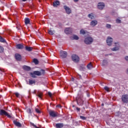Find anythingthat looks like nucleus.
<instances>
[{
	"instance_id": "nucleus-24",
	"label": "nucleus",
	"mask_w": 128,
	"mask_h": 128,
	"mask_svg": "<svg viewBox=\"0 0 128 128\" xmlns=\"http://www.w3.org/2000/svg\"><path fill=\"white\" fill-rule=\"evenodd\" d=\"M108 64V60H103L102 63V66H106Z\"/></svg>"
},
{
	"instance_id": "nucleus-48",
	"label": "nucleus",
	"mask_w": 128,
	"mask_h": 128,
	"mask_svg": "<svg viewBox=\"0 0 128 128\" xmlns=\"http://www.w3.org/2000/svg\"><path fill=\"white\" fill-rule=\"evenodd\" d=\"M56 108H62V106L60 104L57 105Z\"/></svg>"
},
{
	"instance_id": "nucleus-19",
	"label": "nucleus",
	"mask_w": 128,
	"mask_h": 128,
	"mask_svg": "<svg viewBox=\"0 0 128 128\" xmlns=\"http://www.w3.org/2000/svg\"><path fill=\"white\" fill-rule=\"evenodd\" d=\"M24 22L26 26L28 24H30V20L29 18H26L24 19Z\"/></svg>"
},
{
	"instance_id": "nucleus-29",
	"label": "nucleus",
	"mask_w": 128,
	"mask_h": 128,
	"mask_svg": "<svg viewBox=\"0 0 128 128\" xmlns=\"http://www.w3.org/2000/svg\"><path fill=\"white\" fill-rule=\"evenodd\" d=\"M48 34H50L51 36H54V31H52V30H48Z\"/></svg>"
},
{
	"instance_id": "nucleus-41",
	"label": "nucleus",
	"mask_w": 128,
	"mask_h": 128,
	"mask_svg": "<svg viewBox=\"0 0 128 128\" xmlns=\"http://www.w3.org/2000/svg\"><path fill=\"white\" fill-rule=\"evenodd\" d=\"M48 96H49L50 98H52V94L50 92H48Z\"/></svg>"
},
{
	"instance_id": "nucleus-12",
	"label": "nucleus",
	"mask_w": 128,
	"mask_h": 128,
	"mask_svg": "<svg viewBox=\"0 0 128 128\" xmlns=\"http://www.w3.org/2000/svg\"><path fill=\"white\" fill-rule=\"evenodd\" d=\"M106 42L108 46H112V38L108 37L106 40Z\"/></svg>"
},
{
	"instance_id": "nucleus-2",
	"label": "nucleus",
	"mask_w": 128,
	"mask_h": 128,
	"mask_svg": "<svg viewBox=\"0 0 128 128\" xmlns=\"http://www.w3.org/2000/svg\"><path fill=\"white\" fill-rule=\"evenodd\" d=\"M84 42L86 44H92L94 42V38L90 36H88L84 38Z\"/></svg>"
},
{
	"instance_id": "nucleus-38",
	"label": "nucleus",
	"mask_w": 128,
	"mask_h": 128,
	"mask_svg": "<svg viewBox=\"0 0 128 128\" xmlns=\"http://www.w3.org/2000/svg\"><path fill=\"white\" fill-rule=\"evenodd\" d=\"M116 24H120L122 22V20L120 19H116Z\"/></svg>"
},
{
	"instance_id": "nucleus-27",
	"label": "nucleus",
	"mask_w": 128,
	"mask_h": 128,
	"mask_svg": "<svg viewBox=\"0 0 128 128\" xmlns=\"http://www.w3.org/2000/svg\"><path fill=\"white\" fill-rule=\"evenodd\" d=\"M79 38L76 35H74L72 38V40H78Z\"/></svg>"
},
{
	"instance_id": "nucleus-3",
	"label": "nucleus",
	"mask_w": 128,
	"mask_h": 128,
	"mask_svg": "<svg viewBox=\"0 0 128 128\" xmlns=\"http://www.w3.org/2000/svg\"><path fill=\"white\" fill-rule=\"evenodd\" d=\"M82 96H79L76 97V102L78 106H84V100H82Z\"/></svg>"
},
{
	"instance_id": "nucleus-20",
	"label": "nucleus",
	"mask_w": 128,
	"mask_h": 128,
	"mask_svg": "<svg viewBox=\"0 0 128 128\" xmlns=\"http://www.w3.org/2000/svg\"><path fill=\"white\" fill-rule=\"evenodd\" d=\"M36 82L34 80H29L28 84H30V86H32V84H36Z\"/></svg>"
},
{
	"instance_id": "nucleus-49",
	"label": "nucleus",
	"mask_w": 128,
	"mask_h": 128,
	"mask_svg": "<svg viewBox=\"0 0 128 128\" xmlns=\"http://www.w3.org/2000/svg\"><path fill=\"white\" fill-rule=\"evenodd\" d=\"M79 0H74V2H78Z\"/></svg>"
},
{
	"instance_id": "nucleus-21",
	"label": "nucleus",
	"mask_w": 128,
	"mask_h": 128,
	"mask_svg": "<svg viewBox=\"0 0 128 128\" xmlns=\"http://www.w3.org/2000/svg\"><path fill=\"white\" fill-rule=\"evenodd\" d=\"M8 112L4 110H0V116H6Z\"/></svg>"
},
{
	"instance_id": "nucleus-28",
	"label": "nucleus",
	"mask_w": 128,
	"mask_h": 128,
	"mask_svg": "<svg viewBox=\"0 0 128 128\" xmlns=\"http://www.w3.org/2000/svg\"><path fill=\"white\" fill-rule=\"evenodd\" d=\"M35 64H38V60L36 58H34L33 60Z\"/></svg>"
},
{
	"instance_id": "nucleus-13",
	"label": "nucleus",
	"mask_w": 128,
	"mask_h": 128,
	"mask_svg": "<svg viewBox=\"0 0 128 128\" xmlns=\"http://www.w3.org/2000/svg\"><path fill=\"white\" fill-rule=\"evenodd\" d=\"M15 58L16 60L20 62L22 60V56L18 54H15Z\"/></svg>"
},
{
	"instance_id": "nucleus-42",
	"label": "nucleus",
	"mask_w": 128,
	"mask_h": 128,
	"mask_svg": "<svg viewBox=\"0 0 128 128\" xmlns=\"http://www.w3.org/2000/svg\"><path fill=\"white\" fill-rule=\"evenodd\" d=\"M14 94L16 95V98H20V94H18V92L15 93Z\"/></svg>"
},
{
	"instance_id": "nucleus-1",
	"label": "nucleus",
	"mask_w": 128,
	"mask_h": 128,
	"mask_svg": "<svg viewBox=\"0 0 128 128\" xmlns=\"http://www.w3.org/2000/svg\"><path fill=\"white\" fill-rule=\"evenodd\" d=\"M46 74V70L44 69H41L40 71L36 70L34 71L33 72L30 73V76L34 78H36L37 76H44Z\"/></svg>"
},
{
	"instance_id": "nucleus-18",
	"label": "nucleus",
	"mask_w": 128,
	"mask_h": 128,
	"mask_svg": "<svg viewBox=\"0 0 128 128\" xmlns=\"http://www.w3.org/2000/svg\"><path fill=\"white\" fill-rule=\"evenodd\" d=\"M60 4L58 0H56L53 2V6H54V8H58V6H60Z\"/></svg>"
},
{
	"instance_id": "nucleus-40",
	"label": "nucleus",
	"mask_w": 128,
	"mask_h": 128,
	"mask_svg": "<svg viewBox=\"0 0 128 128\" xmlns=\"http://www.w3.org/2000/svg\"><path fill=\"white\" fill-rule=\"evenodd\" d=\"M6 116L8 117V118H12V116L8 114V112L6 113Z\"/></svg>"
},
{
	"instance_id": "nucleus-43",
	"label": "nucleus",
	"mask_w": 128,
	"mask_h": 128,
	"mask_svg": "<svg viewBox=\"0 0 128 128\" xmlns=\"http://www.w3.org/2000/svg\"><path fill=\"white\" fill-rule=\"evenodd\" d=\"M32 126H34V128H40L39 127H38L36 125L34 124H32Z\"/></svg>"
},
{
	"instance_id": "nucleus-32",
	"label": "nucleus",
	"mask_w": 128,
	"mask_h": 128,
	"mask_svg": "<svg viewBox=\"0 0 128 128\" xmlns=\"http://www.w3.org/2000/svg\"><path fill=\"white\" fill-rule=\"evenodd\" d=\"M27 112H28V114H32V109L31 108H28V110H27Z\"/></svg>"
},
{
	"instance_id": "nucleus-35",
	"label": "nucleus",
	"mask_w": 128,
	"mask_h": 128,
	"mask_svg": "<svg viewBox=\"0 0 128 128\" xmlns=\"http://www.w3.org/2000/svg\"><path fill=\"white\" fill-rule=\"evenodd\" d=\"M35 110L37 114H41L42 113V112H40V110H38V108H36Z\"/></svg>"
},
{
	"instance_id": "nucleus-4",
	"label": "nucleus",
	"mask_w": 128,
	"mask_h": 128,
	"mask_svg": "<svg viewBox=\"0 0 128 128\" xmlns=\"http://www.w3.org/2000/svg\"><path fill=\"white\" fill-rule=\"evenodd\" d=\"M49 116L52 118H56L58 116V113L57 112L51 110L49 112Z\"/></svg>"
},
{
	"instance_id": "nucleus-37",
	"label": "nucleus",
	"mask_w": 128,
	"mask_h": 128,
	"mask_svg": "<svg viewBox=\"0 0 128 128\" xmlns=\"http://www.w3.org/2000/svg\"><path fill=\"white\" fill-rule=\"evenodd\" d=\"M80 118L83 120H86V118L84 117V116H80Z\"/></svg>"
},
{
	"instance_id": "nucleus-25",
	"label": "nucleus",
	"mask_w": 128,
	"mask_h": 128,
	"mask_svg": "<svg viewBox=\"0 0 128 128\" xmlns=\"http://www.w3.org/2000/svg\"><path fill=\"white\" fill-rule=\"evenodd\" d=\"M88 18H90V20H94V16H92V14H88Z\"/></svg>"
},
{
	"instance_id": "nucleus-39",
	"label": "nucleus",
	"mask_w": 128,
	"mask_h": 128,
	"mask_svg": "<svg viewBox=\"0 0 128 128\" xmlns=\"http://www.w3.org/2000/svg\"><path fill=\"white\" fill-rule=\"evenodd\" d=\"M106 28H112V25L110 24H106Z\"/></svg>"
},
{
	"instance_id": "nucleus-33",
	"label": "nucleus",
	"mask_w": 128,
	"mask_h": 128,
	"mask_svg": "<svg viewBox=\"0 0 128 128\" xmlns=\"http://www.w3.org/2000/svg\"><path fill=\"white\" fill-rule=\"evenodd\" d=\"M37 96H38L40 98H42V92L38 93V95H37Z\"/></svg>"
},
{
	"instance_id": "nucleus-44",
	"label": "nucleus",
	"mask_w": 128,
	"mask_h": 128,
	"mask_svg": "<svg viewBox=\"0 0 128 128\" xmlns=\"http://www.w3.org/2000/svg\"><path fill=\"white\" fill-rule=\"evenodd\" d=\"M78 78H80V80H82V76L78 74Z\"/></svg>"
},
{
	"instance_id": "nucleus-23",
	"label": "nucleus",
	"mask_w": 128,
	"mask_h": 128,
	"mask_svg": "<svg viewBox=\"0 0 128 128\" xmlns=\"http://www.w3.org/2000/svg\"><path fill=\"white\" fill-rule=\"evenodd\" d=\"M23 68L24 70H30V67L28 66H23Z\"/></svg>"
},
{
	"instance_id": "nucleus-9",
	"label": "nucleus",
	"mask_w": 128,
	"mask_h": 128,
	"mask_svg": "<svg viewBox=\"0 0 128 128\" xmlns=\"http://www.w3.org/2000/svg\"><path fill=\"white\" fill-rule=\"evenodd\" d=\"M120 50V44L118 42H115V47L112 49V52H116V50Z\"/></svg>"
},
{
	"instance_id": "nucleus-5",
	"label": "nucleus",
	"mask_w": 128,
	"mask_h": 128,
	"mask_svg": "<svg viewBox=\"0 0 128 128\" xmlns=\"http://www.w3.org/2000/svg\"><path fill=\"white\" fill-rule=\"evenodd\" d=\"M122 100L124 104H128V94H124L122 96Z\"/></svg>"
},
{
	"instance_id": "nucleus-11",
	"label": "nucleus",
	"mask_w": 128,
	"mask_h": 128,
	"mask_svg": "<svg viewBox=\"0 0 128 128\" xmlns=\"http://www.w3.org/2000/svg\"><path fill=\"white\" fill-rule=\"evenodd\" d=\"M64 32H65V34H72V28H66L64 30Z\"/></svg>"
},
{
	"instance_id": "nucleus-45",
	"label": "nucleus",
	"mask_w": 128,
	"mask_h": 128,
	"mask_svg": "<svg viewBox=\"0 0 128 128\" xmlns=\"http://www.w3.org/2000/svg\"><path fill=\"white\" fill-rule=\"evenodd\" d=\"M80 70H84V67H82V66H80Z\"/></svg>"
},
{
	"instance_id": "nucleus-47",
	"label": "nucleus",
	"mask_w": 128,
	"mask_h": 128,
	"mask_svg": "<svg viewBox=\"0 0 128 128\" xmlns=\"http://www.w3.org/2000/svg\"><path fill=\"white\" fill-rule=\"evenodd\" d=\"M125 60H126L127 62H128V56H126L125 57Z\"/></svg>"
},
{
	"instance_id": "nucleus-46",
	"label": "nucleus",
	"mask_w": 128,
	"mask_h": 128,
	"mask_svg": "<svg viewBox=\"0 0 128 128\" xmlns=\"http://www.w3.org/2000/svg\"><path fill=\"white\" fill-rule=\"evenodd\" d=\"M76 110H78V112H80V108H78V107H77L76 108Z\"/></svg>"
},
{
	"instance_id": "nucleus-50",
	"label": "nucleus",
	"mask_w": 128,
	"mask_h": 128,
	"mask_svg": "<svg viewBox=\"0 0 128 128\" xmlns=\"http://www.w3.org/2000/svg\"><path fill=\"white\" fill-rule=\"evenodd\" d=\"M104 106V103H102V106Z\"/></svg>"
},
{
	"instance_id": "nucleus-8",
	"label": "nucleus",
	"mask_w": 128,
	"mask_h": 128,
	"mask_svg": "<svg viewBox=\"0 0 128 128\" xmlns=\"http://www.w3.org/2000/svg\"><path fill=\"white\" fill-rule=\"evenodd\" d=\"M64 10H65L66 14H72V10H70V7L66 6H64Z\"/></svg>"
},
{
	"instance_id": "nucleus-17",
	"label": "nucleus",
	"mask_w": 128,
	"mask_h": 128,
	"mask_svg": "<svg viewBox=\"0 0 128 128\" xmlns=\"http://www.w3.org/2000/svg\"><path fill=\"white\" fill-rule=\"evenodd\" d=\"M64 124L63 123H57L56 124V128H64Z\"/></svg>"
},
{
	"instance_id": "nucleus-51",
	"label": "nucleus",
	"mask_w": 128,
	"mask_h": 128,
	"mask_svg": "<svg viewBox=\"0 0 128 128\" xmlns=\"http://www.w3.org/2000/svg\"><path fill=\"white\" fill-rule=\"evenodd\" d=\"M22 2H26V0H22Z\"/></svg>"
},
{
	"instance_id": "nucleus-15",
	"label": "nucleus",
	"mask_w": 128,
	"mask_h": 128,
	"mask_svg": "<svg viewBox=\"0 0 128 128\" xmlns=\"http://www.w3.org/2000/svg\"><path fill=\"white\" fill-rule=\"evenodd\" d=\"M90 26H96L98 24V20H93L90 22Z\"/></svg>"
},
{
	"instance_id": "nucleus-16",
	"label": "nucleus",
	"mask_w": 128,
	"mask_h": 128,
	"mask_svg": "<svg viewBox=\"0 0 128 128\" xmlns=\"http://www.w3.org/2000/svg\"><path fill=\"white\" fill-rule=\"evenodd\" d=\"M24 46L22 44H18L16 45V48H18V50H22Z\"/></svg>"
},
{
	"instance_id": "nucleus-10",
	"label": "nucleus",
	"mask_w": 128,
	"mask_h": 128,
	"mask_svg": "<svg viewBox=\"0 0 128 128\" xmlns=\"http://www.w3.org/2000/svg\"><path fill=\"white\" fill-rule=\"evenodd\" d=\"M104 2H99L98 5V10H104Z\"/></svg>"
},
{
	"instance_id": "nucleus-22",
	"label": "nucleus",
	"mask_w": 128,
	"mask_h": 128,
	"mask_svg": "<svg viewBox=\"0 0 128 128\" xmlns=\"http://www.w3.org/2000/svg\"><path fill=\"white\" fill-rule=\"evenodd\" d=\"M25 50H27V52H32V50L33 48L32 47H28V46H26L25 47Z\"/></svg>"
},
{
	"instance_id": "nucleus-34",
	"label": "nucleus",
	"mask_w": 128,
	"mask_h": 128,
	"mask_svg": "<svg viewBox=\"0 0 128 128\" xmlns=\"http://www.w3.org/2000/svg\"><path fill=\"white\" fill-rule=\"evenodd\" d=\"M4 48H2V46H0V52H4Z\"/></svg>"
},
{
	"instance_id": "nucleus-26",
	"label": "nucleus",
	"mask_w": 128,
	"mask_h": 128,
	"mask_svg": "<svg viewBox=\"0 0 128 128\" xmlns=\"http://www.w3.org/2000/svg\"><path fill=\"white\" fill-rule=\"evenodd\" d=\"M87 68L88 70H91L92 68V63H90L87 65Z\"/></svg>"
},
{
	"instance_id": "nucleus-36",
	"label": "nucleus",
	"mask_w": 128,
	"mask_h": 128,
	"mask_svg": "<svg viewBox=\"0 0 128 128\" xmlns=\"http://www.w3.org/2000/svg\"><path fill=\"white\" fill-rule=\"evenodd\" d=\"M104 90H106V92H110V88L106 86L104 87Z\"/></svg>"
},
{
	"instance_id": "nucleus-6",
	"label": "nucleus",
	"mask_w": 128,
	"mask_h": 128,
	"mask_svg": "<svg viewBox=\"0 0 128 128\" xmlns=\"http://www.w3.org/2000/svg\"><path fill=\"white\" fill-rule=\"evenodd\" d=\"M72 58L74 62H80V58L76 54L72 55Z\"/></svg>"
},
{
	"instance_id": "nucleus-52",
	"label": "nucleus",
	"mask_w": 128,
	"mask_h": 128,
	"mask_svg": "<svg viewBox=\"0 0 128 128\" xmlns=\"http://www.w3.org/2000/svg\"><path fill=\"white\" fill-rule=\"evenodd\" d=\"M72 106H73V108H74V105H73Z\"/></svg>"
},
{
	"instance_id": "nucleus-14",
	"label": "nucleus",
	"mask_w": 128,
	"mask_h": 128,
	"mask_svg": "<svg viewBox=\"0 0 128 128\" xmlns=\"http://www.w3.org/2000/svg\"><path fill=\"white\" fill-rule=\"evenodd\" d=\"M13 124L18 128H22V124L20 122H18L16 120L13 121Z\"/></svg>"
},
{
	"instance_id": "nucleus-31",
	"label": "nucleus",
	"mask_w": 128,
	"mask_h": 128,
	"mask_svg": "<svg viewBox=\"0 0 128 128\" xmlns=\"http://www.w3.org/2000/svg\"><path fill=\"white\" fill-rule=\"evenodd\" d=\"M80 34H86V31L82 29L80 30Z\"/></svg>"
},
{
	"instance_id": "nucleus-7",
	"label": "nucleus",
	"mask_w": 128,
	"mask_h": 128,
	"mask_svg": "<svg viewBox=\"0 0 128 128\" xmlns=\"http://www.w3.org/2000/svg\"><path fill=\"white\" fill-rule=\"evenodd\" d=\"M60 56H61L62 58H66V56H68V52L66 51L60 50Z\"/></svg>"
},
{
	"instance_id": "nucleus-53",
	"label": "nucleus",
	"mask_w": 128,
	"mask_h": 128,
	"mask_svg": "<svg viewBox=\"0 0 128 128\" xmlns=\"http://www.w3.org/2000/svg\"><path fill=\"white\" fill-rule=\"evenodd\" d=\"M18 30H20V28H18Z\"/></svg>"
},
{
	"instance_id": "nucleus-30",
	"label": "nucleus",
	"mask_w": 128,
	"mask_h": 128,
	"mask_svg": "<svg viewBox=\"0 0 128 128\" xmlns=\"http://www.w3.org/2000/svg\"><path fill=\"white\" fill-rule=\"evenodd\" d=\"M0 42H6V40H4L2 37L0 36Z\"/></svg>"
}]
</instances>
